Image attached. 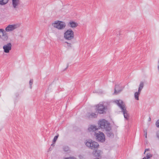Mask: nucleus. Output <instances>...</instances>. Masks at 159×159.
<instances>
[{"mask_svg": "<svg viewBox=\"0 0 159 159\" xmlns=\"http://www.w3.org/2000/svg\"><path fill=\"white\" fill-rule=\"evenodd\" d=\"M98 127L99 128L102 129H104L105 130L107 129H108L110 126V124L107 121L103 119L99 121L98 122Z\"/></svg>", "mask_w": 159, "mask_h": 159, "instance_id": "39448f33", "label": "nucleus"}, {"mask_svg": "<svg viewBox=\"0 0 159 159\" xmlns=\"http://www.w3.org/2000/svg\"><path fill=\"white\" fill-rule=\"evenodd\" d=\"M99 129V127H97L94 125H91L88 128L89 132H94Z\"/></svg>", "mask_w": 159, "mask_h": 159, "instance_id": "f8f14e48", "label": "nucleus"}, {"mask_svg": "<svg viewBox=\"0 0 159 159\" xmlns=\"http://www.w3.org/2000/svg\"><path fill=\"white\" fill-rule=\"evenodd\" d=\"M68 25L72 28H75L77 26L78 24L73 21H70L68 24Z\"/></svg>", "mask_w": 159, "mask_h": 159, "instance_id": "4468645a", "label": "nucleus"}, {"mask_svg": "<svg viewBox=\"0 0 159 159\" xmlns=\"http://www.w3.org/2000/svg\"><path fill=\"white\" fill-rule=\"evenodd\" d=\"M52 148H51V147H50L49 148V150L51 151V150H52Z\"/></svg>", "mask_w": 159, "mask_h": 159, "instance_id": "7c9ffc66", "label": "nucleus"}, {"mask_svg": "<svg viewBox=\"0 0 159 159\" xmlns=\"http://www.w3.org/2000/svg\"><path fill=\"white\" fill-rule=\"evenodd\" d=\"M16 28V25H9L6 28L5 30L7 32H9L13 30Z\"/></svg>", "mask_w": 159, "mask_h": 159, "instance_id": "9d476101", "label": "nucleus"}, {"mask_svg": "<svg viewBox=\"0 0 159 159\" xmlns=\"http://www.w3.org/2000/svg\"><path fill=\"white\" fill-rule=\"evenodd\" d=\"M114 34H116L117 36L118 35H120V30H117L114 31Z\"/></svg>", "mask_w": 159, "mask_h": 159, "instance_id": "5701e85b", "label": "nucleus"}, {"mask_svg": "<svg viewBox=\"0 0 159 159\" xmlns=\"http://www.w3.org/2000/svg\"><path fill=\"white\" fill-rule=\"evenodd\" d=\"M149 150H150V149L149 148L146 149L145 150V151H144V153L145 154L146 152H147V151H149Z\"/></svg>", "mask_w": 159, "mask_h": 159, "instance_id": "c85d7f7f", "label": "nucleus"}, {"mask_svg": "<svg viewBox=\"0 0 159 159\" xmlns=\"http://www.w3.org/2000/svg\"><path fill=\"white\" fill-rule=\"evenodd\" d=\"M20 4V0H12V5L14 9H16Z\"/></svg>", "mask_w": 159, "mask_h": 159, "instance_id": "ddd939ff", "label": "nucleus"}, {"mask_svg": "<svg viewBox=\"0 0 159 159\" xmlns=\"http://www.w3.org/2000/svg\"><path fill=\"white\" fill-rule=\"evenodd\" d=\"M5 32L2 29H0V38L3 36L4 34H5Z\"/></svg>", "mask_w": 159, "mask_h": 159, "instance_id": "6ab92c4d", "label": "nucleus"}, {"mask_svg": "<svg viewBox=\"0 0 159 159\" xmlns=\"http://www.w3.org/2000/svg\"><path fill=\"white\" fill-rule=\"evenodd\" d=\"M55 143H53L51 144V146H54Z\"/></svg>", "mask_w": 159, "mask_h": 159, "instance_id": "c756f323", "label": "nucleus"}, {"mask_svg": "<svg viewBox=\"0 0 159 159\" xmlns=\"http://www.w3.org/2000/svg\"><path fill=\"white\" fill-rule=\"evenodd\" d=\"M64 159H76V158L73 157H67L66 158Z\"/></svg>", "mask_w": 159, "mask_h": 159, "instance_id": "cd10ccee", "label": "nucleus"}, {"mask_svg": "<svg viewBox=\"0 0 159 159\" xmlns=\"http://www.w3.org/2000/svg\"><path fill=\"white\" fill-rule=\"evenodd\" d=\"M98 115V113L97 112H88L86 114L85 117L86 119L91 120L97 118Z\"/></svg>", "mask_w": 159, "mask_h": 159, "instance_id": "6e6552de", "label": "nucleus"}, {"mask_svg": "<svg viewBox=\"0 0 159 159\" xmlns=\"http://www.w3.org/2000/svg\"><path fill=\"white\" fill-rule=\"evenodd\" d=\"M96 109L98 113L100 114L105 113L107 109V107L103 104H99L96 106Z\"/></svg>", "mask_w": 159, "mask_h": 159, "instance_id": "423d86ee", "label": "nucleus"}, {"mask_svg": "<svg viewBox=\"0 0 159 159\" xmlns=\"http://www.w3.org/2000/svg\"><path fill=\"white\" fill-rule=\"evenodd\" d=\"M144 83L143 82H141L139 86L138 91L141 92L144 87Z\"/></svg>", "mask_w": 159, "mask_h": 159, "instance_id": "f3484780", "label": "nucleus"}, {"mask_svg": "<svg viewBox=\"0 0 159 159\" xmlns=\"http://www.w3.org/2000/svg\"><path fill=\"white\" fill-rule=\"evenodd\" d=\"M86 145L91 149H93V154L96 157H99L101 155V151L97 149L99 146L98 143L96 142L93 141L91 139H88L85 142Z\"/></svg>", "mask_w": 159, "mask_h": 159, "instance_id": "f257e3e1", "label": "nucleus"}, {"mask_svg": "<svg viewBox=\"0 0 159 159\" xmlns=\"http://www.w3.org/2000/svg\"><path fill=\"white\" fill-rule=\"evenodd\" d=\"M9 0H0V5H6L8 2Z\"/></svg>", "mask_w": 159, "mask_h": 159, "instance_id": "a211bd4d", "label": "nucleus"}, {"mask_svg": "<svg viewBox=\"0 0 159 159\" xmlns=\"http://www.w3.org/2000/svg\"><path fill=\"white\" fill-rule=\"evenodd\" d=\"M58 136H59V134H58L57 135L55 136L54 138H53V143H55V142H56L57 138H58Z\"/></svg>", "mask_w": 159, "mask_h": 159, "instance_id": "4be33fe9", "label": "nucleus"}, {"mask_svg": "<svg viewBox=\"0 0 159 159\" xmlns=\"http://www.w3.org/2000/svg\"><path fill=\"white\" fill-rule=\"evenodd\" d=\"M63 149L65 151H67L68 150V147H65L63 148Z\"/></svg>", "mask_w": 159, "mask_h": 159, "instance_id": "bb28decb", "label": "nucleus"}, {"mask_svg": "<svg viewBox=\"0 0 159 159\" xmlns=\"http://www.w3.org/2000/svg\"><path fill=\"white\" fill-rule=\"evenodd\" d=\"M33 79H31L29 81V84L30 85V89H32V85L33 84Z\"/></svg>", "mask_w": 159, "mask_h": 159, "instance_id": "393cba45", "label": "nucleus"}, {"mask_svg": "<svg viewBox=\"0 0 159 159\" xmlns=\"http://www.w3.org/2000/svg\"><path fill=\"white\" fill-rule=\"evenodd\" d=\"M117 104L121 110V112H123L124 116L126 120H128L129 118V115L128 113V111L126 109L125 105L123 104V102L122 101H117Z\"/></svg>", "mask_w": 159, "mask_h": 159, "instance_id": "f03ea898", "label": "nucleus"}, {"mask_svg": "<svg viewBox=\"0 0 159 159\" xmlns=\"http://www.w3.org/2000/svg\"><path fill=\"white\" fill-rule=\"evenodd\" d=\"M144 135L145 136L146 138L147 137V131L146 130H144Z\"/></svg>", "mask_w": 159, "mask_h": 159, "instance_id": "a878e982", "label": "nucleus"}, {"mask_svg": "<svg viewBox=\"0 0 159 159\" xmlns=\"http://www.w3.org/2000/svg\"><path fill=\"white\" fill-rule=\"evenodd\" d=\"M118 87H119L118 85H115V88L114 89V94H118L122 90L121 89L118 90H117L116 89H117V88H118Z\"/></svg>", "mask_w": 159, "mask_h": 159, "instance_id": "2eb2a0df", "label": "nucleus"}, {"mask_svg": "<svg viewBox=\"0 0 159 159\" xmlns=\"http://www.w3.org/2000/svg\"><path fill=\"white\" fill-rule=\"evenodd\" d=\"M11 47L12 45L10 43L4 45L3 47L4 52L5 53H9L11 49Z\"/></svg>", "mask_w": 159, "mask_h": 159, "instance_id": "1a4fd4ad", "label": "nucleus"}, {"mask_svg": "<svg viewBox=\"0 0 159 159\" xmlns=\"http://www.w3.org/2000/svg\"><path fill=\"white\" fill-rule=\"evenodd\" d=\"M95 135L97 140L102 143L105 141V136L102 132H99L98 133L95 132Z\"/></svg>", "mask_w": 159, "mask_h": 159, "instance_id": "0eeeda50", "label": "nucleus"}, {"mask_svg": "<svg viewBox=\"0 0 159 159\" xmlns=\"http://www.w3.org/2000/svg\"><path fill=\"white\" fill-rule=\"evenodd\" d=\"M64 38L66 40H70L74 38V32L71 29L67 30L64 34Z\"/></svg>", "mask_w": 159, "mask_h": 159, "instance_id": "20e7f679", "label": "nucleus"}, {"mask_svg": "<svg viewBox=\"0 0 159 159\" xmlns=\"http://www.w3.org/2000/svg\"><path fill=\"white\" fill-rule=\"evenodd\" d=\"M3 40H6L8 39V36L7 35H6L5 34H4L3 36H2L1 38Z\"/></svg>", "mask_w": 159, "mask_h": 159, "instance_id": "aec40b11", "label": "nucleus"}, {"mask_svg": "<svg viewBox=\"0 0 159 159\" xmlns=\"http://www.w3.org/2000/svg\"><path fill=\"white\" fill-rule=\"evenodd\" d=\"M106 131V134L109 137L113 138L114 137V134L111 131V128L110 127H109L108 129H107L105 130Z\"/></svg>", "mask_w": 159, "mask_h": 159, "instance_id": "9b49d317", "label": "nucleus"}, {"mask_svg": "<svg viewBox=\"0 0 159 159\" xmlns=\"http://www.w3.org/2000/svg\"><path fill=\"white\" fill-rule=\"evenodd\" d=\"M52 25L58 30L63 29L66 26V24L65 22L59 20L55 21L54 23H52Z\"/></svg>", "mask_w": 159, "mask_h": 159, "instance_id": "7ed1b4c3", "label": "nucleus"}, {"mask_svg": "<svg viewBox=\"0 0 159 159\" xmlns=\"http://www.w3.org/2000/svg\"><path fill=\"white\" fill-rule=\"evenodd\" d=\"M152 155L151 154H148V153L147 155V157H144L143 159H148L150 158L151 157H152Z\"/></svg>", "mask_w": 159, "mask_h": 159, "instance_id": "412c9836", "label": "nucleus"}, {"mask_svg": "<svg viewBox=\"0 0 159 159\" xmlns=\"http://www.w3.org/2000/svg\"><path fill=\"white\" fill-rule=\"evenodd\" d=\"M65 43H66L67 44V47L68 48H70L72 47V44L71 43H69L67 42H65Z\"/></svg>", "mask_w": 159, "mask_h": 159, "instance_id": "b1692460", "label": "nucleus"}, {"mask_svg": "<svg viewBox=\"0 0 159 159\" xmlns=\"http://www.w3.org/2000/svg\"><path fill=\"white\" fill-rule=\"evenodd\" d=\"M141 92L139 91H138V92H136L134 93V98L136 100H139V96Z\"/></svg>", "mask_w": 159, "mask_h": 159, "instance_id": "dca6fc26", "label": "nucleus"}, {"mask_svg": "<svg viewBox=\"0 0 159 159\" xmlns=\"http://www.w3.org/2000/svg\"><path fill=\"white\" fill-rule=\"evenodd\" d=\"M151 120V119L150 117H149V120L150 121Z\"/></svg>", "mask_w": 159, "mask_h": 159, "instance_id": "2f4dec72", "label": "nucleus"}, {"mask_svg": "<svg viewBox=\"0 0 159 159\" xmlns=\"http://www.w3.org/2000/svg\"><path fill=\"white\" fill-rule=\"evenodd\" d=\"M68 66H69V65H68V64H67V67H66V69L68 67Z\"/></svg>", "mask_w": 159, "mask_h": 159, "instance_id": "473e14b6", "label": "nucleus"}]
</instances>
